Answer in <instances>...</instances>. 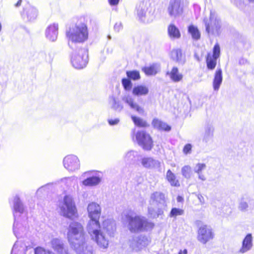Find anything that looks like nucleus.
Segmentation results:
<instances>
[{
	"label": "nucleus",
	"mask_w": 254,
	"mask_h": 254,
	"mask_svg": "<svg viewBox=\"0 0 254 254\" xmlns=\"http://www.w3.org/2000/svg\"><path fill=\"white\" fill-rule=\"evenodd\" d=\"M87 25L84 22H78L70 27L65 33L69 41L75 43H82L88 39Z\"/></svg>",
	"instance_id": "f257e3e1"
},
{
	"label": "nucleus",
	"mask_w": 254,
	"mask_h": 254,
	"mask_svg": "<svg viewBox=\"0 0 254 254\" xmlns=\"http://www.w3.org/2000/svg\"><path fill=\"white\" fill-rule=\"evenodd\" d=\"M132 138H135L137 144L146 151L151 150L154 146V142L151 135L143 130H138L133 132Z\"/></svg>",
	"instance_id": "f03ea898"
},
{
	"label": "nucleus",
	"mask_w": 254,
	"mask_h": 254,
	"mask_svg": "<svg viewBox=\"0 0 254 254\" xmlns=\"http://www.w3.org/2000/svg\"><path fill=\"white\" fill-rule=\"evenodd\" d=\"M64 205L61 210L64 217L70 219L78 217L77 209L71 197L65 195L64 198Z\"/></svg>",
	"instance_id": "7ed1b4c3"
},
{
	"label": "nucleus",
	"mask_w": 254,
	"mask_h": 254,
	"mask_svg": "<svg viewBox=\"0 0 254 254\" xmlns=\"http://www.w3.org/2000/svg\"><path fill=\"white\" fill-rule=\"evenodd\" d=\"M87 52L83 48L74 51L71 55V62L76 68H83L87 63Z\"/></svg>",
	"instance_id": "20e7f679"
},
{
	"label": "nucleus",
	"mask_w": 254,
	"mask_h": 254,
	"mask_svg": "<svg viewBox=\"0 0 254 254\" xmlns=\"http://www.w3.org/2000/svg\"><path fill=\"white\" fill-rule=\"evenodd\" d=\"M128 223V229L132 233H138L145 231L149 225L152 224L139 216L129 217Z\"/></svg>",
	"instance_id": "39448f33"
},
{
	"label": "nucleus",
	"mask_w": 254,
	"mask_h": 254,
	"mask_svg": "<svg viewBox=\"0 0 254 254\" xmlns=\"http://www.w3.org/2000/svg\"><path fill=\"white\" fill-rule=\"evenodd\" d=\"M84 235L83 227L80 223L73 222L69 225L67 232L69 241L72 242L74 240H83Z\"/></svg>",
	"instance_id": "423d86ee"
},
{
	"label": "nucleus",
	"mask_w": 254,
	"mask_h": 254,
	"mask_svg": "<svg viewBox=\"0 0 254 254\" xmlns=\"http://www.w3.org/2000/svg\"><path fill=\"white\" fill-rule=\"evenodd\" d=\"M87 211L89 217L93 223H90V229L92 230L93 228L91 227L92 224H95L97 228L100 227L99 223V218L101 215V209L100 206L94 202H91L88 204Z\"/></svg>",
	"instance_id": "0eeeda50"
},
{
	"label": "nucleus",
	"mask_w": 254,
	"mask_h": 254,
	"mask_svg": "<svg viewBox=\"0 0 254 254\" xmlns=\"http://www.w3.org/2000/svg\"><path fill=\"white\" fill-rule=\"evenodd\" d=\"M220 56V47L218 43H216L212 49V53H208L206 56V64L209 70L215 69L217 65V60Z\"/></svg>",
	"instance_id": "6e6552de"
},
{
	"label": "nucleus",
	"mask_w": 254,
	"mask_h": 254,
	"mask_svg": "<svg viewBox=\"0 0 254 254\" xmlns=\"http://www.w3.org/2000/svg\"><path fill=\"white\" fill-rule=\"evenodd\" d=\"M214 234L212 228L204 225L200 227L197 232V240L203 244H205L213 239Z\"/></svg>",
	"instance_id": "1a4fd4ad"
},
{
	"label": "nucleus",
	"mask_w": 254,
	"mask_h": 254,
	"mask_svg": "<svg viewBox=\"0 0 254 254\" xmlns=\"http://www.w3.org/2000/svg\"><path fill=\"white\" fill-rule=\"evenodd\" d=\"M169 15L173 17L181 16L184 11L183 7L181 5V0H172L168 7Z\"/></svg>",
	"instance_id": "9d476101"
},
{
	"label": "nucleus",
	"mask_w": 254,
	"mask_h": 254,
	"mask_svg": "<svg viewBox=\"0 0 254 254\" xmlns=\"http://www.w3.org/2000/svg\"><path fill=\"white\" fill-rule=\"evenodd\" d=\"M64 164L67 170L73 171L79 167V161L75 156L68 155L64 157Z\"/></svg>",
	"instance_id": "9b49d317"
},
{
	"label": "nucleus",
	"mask_w": 254,
	"mask_h": 254,
	"mask_svg": "<svg viewBox=\"0 0 254 254\" xmlns=\"http://www.w3.org/2000/svg\"><path fill=\"white\" fill-rule=\"evenodd\" d=\"M167 33L171 39H179L181 37L179 28L173 23L169 24L167 27Z\"/></svg>",
	"instance_id": "f8f14e48"
},
{
	"label": "nucleus",
	"mask_w": 254,
	"mask_h": 254,
	"mask_svg": "<svg viewBox=\"0 0 254 254\" xmlns=\"http://www.w3.org/2000/svg\"><path fill=\"white\" fill-rule=\"evenodd\" d=\"M92 232L94 234V239L97 244L101 248H107L108 245V241L103 233L98 230H93Z\"/></svg>",
	"instance_id": "ddd939ff"
},
{
	"label": "nucleus",
	"mask_w": 254,
	"mask_h": 254,
	"mask_svg": "<svg viewBox=\"0 0 254 254\" xmlns=\"http://www.w3.org/2000/svg\"><path fill=\"white\" fill-rule=\"evenodd\" d=\"M222 70L220 68L216 69L213 79V87L214 90H218L222 82Z\"/></svg>",
	"instance_id": "4468645a"
},
{
	"label": "nucleus",
	"mask_w": 254,
	"mask_h": 254,
	"mask_svg": "<svg viewBox=\"0 0 254 254\" xmlns=\"http://www.w3.org/2000/svg\"><path fill=\"white\" fill-rule=\"evenodd\" d=\"M58 25L57 24L50 25L46 30V36L52 41H54L57 37Z\"/></svg>",
	"instance_id": "2eb2a0df"
},
{
	"label": "nucleus",
	"mask_w": 254,
	"mask_h": 254,
	"mask_svg": "<svg viewBox=\"0 0 254 254\" xmlns=\"http://www.w3.org/2000/svg\"><path fill=\"white\" fill-rule=\"evenodd\" d=\"M167 74L169 75L170 79L175 82L181 81L183 78V75L179 72L178 68L176 66L173 67L170 71L167 72Z\"/></svg>",
	"instance_id": "dca6fc26"
},
{
	"label": "nucleus",
	"mask_w": 254,
	"mask_h": 254,
	"mask_svg": "<svg viewBox=\"0 0 254 254\" xmlns=\"http://www.w3.org/2000/svg\"><path fill=\"white\" fill-rule=\"evenodd\" d=\"M252 247V236L251 234L246 235L243 241L242 246L240 250L241 253H244L249 251Z\"/></svg>",
	"instance_id": "f3484780"
},
{
	"label": "nucleus",
	"mask_w": 254,
	"mask_h": 254,
	"mask_svg": "<svg viewBox=\"0 0 254 254\" xmlns=\"http://www.w3.org/2000/svg\"><path fill=\"white\" fill-rule=\"evenodd\" d=\"M38 14V10L35 7H31L28 9L25 12L23 13L24 18L27 21L31 22L35 20Z\"/></svg>",
	"instance_id": "a211bd4d"
},
{
	"label": "nucleus",
	"mask_w": 254,
	"mask_h": 254,
	"mask_svg": "<svg viewBox=\"0 0 254 254\" xmlns=\"http://www.w3.org/2000/svg\"><path fill=\"white\" fill-rule=\"evenodd\" d=\"M166 180L172 187H179L180 186L179 180L177 178L175 174L170 169L167 171Z\"/></svg>",
	"instance_id": "6ab92c4d"
},
{
	"label": "nucleus",
	"mask_w": 254,
	"mask_h": 254,
	"mask_svg": "<svg viewBox=\"0 0 254 254\" xmlns=\"http://www.w3.org/2000/svg\"><path fill=\"white\" fill-rule=\"evenodd\" d=\"M188 33L191 38L195 41L199 40L201 38V33L197 26L190 24L188 27Z\"/></svg>",
	"instance_id": "aec40b11"
},
{
	"label": "nucleus",
	"mask_w": 254,
	"mask_h": 254,
	"mask_svg": "<svg viewBox=\"0 0 254 254\" xmlns=\"http://www.w3.org/2000/svg\"><path fill=\"white\" fill-rule=\"evenodd\" d=\"M149 90L145 85H138L134 86L132 89V94L135 96H143L148 93Z\"/></svg>",
	"instance_id": "412c9836"
},
{
	"label": "nucleus",
	"mask_w": 254,
	"mask_h": 254,
	"mask_svg": "<svg viewBox=\"0 0 254 254\" xmlns=\"http://www.w3.org/2000/svg\"><path fill=\"white\" fill-rule=\"evenodd\" d=\"M123 100L126 103H127L131 108L135 110L139 113H143L144 112L143 109L137 104L134 101V99L129 96L125 97L123 98Z\"/></svg>",
	"instance_id": "4be33fe9"
},
{
	"label": "nucleus",
	"mask_w": 254,
	"mask_h": 254,
	"mask_svg": "<svg viewBox=\"0 0 254 254\" xmlns=\"http://www.w3.org/2000/svg\"><path fill=\"white\" fill-rule=\"evenodd\" d=\"M152 123L154 127H156L161 130L168 131L171 129V127L169 125L157 119H153Z\"/></svg>",
	"instance_id": "5701e85b"
},
{
	"label": "nucleus",
	"mask_w": 254,
	"mask_h": 254,
	"mask_svg": "<svg viewBox=\"0 0 254 254\" xmlns=\"http://www.w3.org/2000/svg\"><path fill=\"white\" fill-rule=\"evenodd\" d=\"M171 59L176 62H180L183 57V51L181 49L177 48L173 49L170 54Z\"/></svg>",
	"instance_id": "b1692460"
},
{
	"label": "nucleus",
	"mask_w": 254,
	"mask_h": 254,
	"mask_svg": "<svg viewBox=\"0 0 254 254\" xmlns=\"http://www.w3.org/2000/svg\"><path fill=\"white\" fill-rule=\"evenodd\" d=\"M205 25L206 31L208 34L210 33H214V32L218 33L221 27L218 21L216 20H215L213 22V26H211L210 24L207 21H205Z\"/></svg>",
	"instance_id": "393cba45"
},
{
	"label": "nucleus",
	"mask_w": 254,
	"mask_h": 254,
	"mask_svg": "<svg viewBox=\"0 0 254 254\" xmlns=\"http://www.w3.org/2000/svg\"><path fill=\"white\" fill-rule=\"evenodd\" d=\"M52 248L58 254H68L67 251L64 248V245L57 242V241L52 242Z\"/></svg>",
	"instance_id": "a878e982"
},
{
	"label": "nucleus",
	"mask_w": 254,
	"mask_h": 254,
	"mask_svg": "<svg viewBox=\"0 0 254 254\" xmlns=\"http://www.w3.org/2000/svg\"><path fill=\"white\" fill-rule=\"evenodd\" d=\"M131 119L134 124L138 127L145 128L149 126V125L146 121L140 118L136 117L135 116H132L131 117Z\"/></svg>",
	"instance_id": "bb28decb"
},
{
	"label": "nucleus",
	"mask_w": 254,
	"mask_h": 254,
	"mask_svg": "<svg viewBox=\"0 0 254 254\" xmlns=\"http://www.w3.org/2000/svg\"><path fill=\"white\" fill-rule=\"evenodd\" d=\"M100 182V179L97 177H91L85 179L82 184L85 186H92L97 185Z\"/></svg>",
	"instance_id": "cd10ccee"
},
{
	"label": "nucleus",
	"mask_w": 254,
	"mask_h": 254,
	"mask_svg": "<svg viewBox=\"0 0 254 254\" xmlns=\"http://www.w3.org/2000/svg\"><path fill=\"white\" fill-rule=\"evenodd\" d=\"M128 79L132 80H137L140 78L139 72L137 70H129L126 72Z\"/></svg>",
	"instance_id": "c85d7f7f"
},
{
	"label": "nucleus",
	"mask_w": 254,
	"mask_h": 254,
	"mask_svg": "<svg viewBox=\"0 0 254 254\" xmlns=\"http://www.w3.org/2000/svg\"><path fill=\"white\" fill-rule=\"evenodd\" d=\"M155 161L151 157H144L141 160L142 165L145 168H150L154 165Z\"/></svg>",
	"instance_id": "c756f323"
},
{
	"label": "nucleus",
	"mask_w": 254,
	"mask_h": 254,
	"mask_svg": "<svg viewBox=\"0 0 254 254\" xmlns=\"http://www.w3.org/2000/svg\"><path fill=\"white\" fill-rule=\"evenodd\" d=\"M142 70L147 75H154L157 73L156 69L154 65L143 67Z\"/></svg>",
	"instance_id": "7c9ffc66"
},
{
	"label": "nucleus",
	"mask_w": 254,
	"mask_h": 254,
	"mask_svg": "<svg viewBox=\"0 0 254 254\" xmlns=\"http://www.w3.org/2000/svg\"><path fill=\"white\" fill-rule=\"evenodd\" d=\"M184 214V210L176 207L172 208L169 216L170 217H176L177 216L182 215Z\"/></svg>",
	"instance_id": "2f4dec72"
},
{
	"label": "nucleus",
	"mask_w": 254,
	"mask_h": 254,
	"mask_svg": "<svg viewBox=\"0 0 254 254\" xmlns=\"http://www.w3.org/2000/svg\"><path fill=\"white\" fill-rule=\"evenodd\" d=\"M152 198L156 201H164L165 196V194L162 192H155L152 194Z\"/></svg>",
	"instance_id": "473e14b6"
},
{
	"label": "nucleus",
	"mask_w": 254,
	"mask_h": 254,
	"mask_svg": "<svg viewBox=\"0 0 254 254\" xmlns=\"http://www.w3.org/2000/svg\"><path fill=\"white\" fill-rule=\"evenodd\" d=\"M122 85L126 90H129L132 87V83L129 79L124 78L122 79Z\"/></svg>",
	"instance_id": "72a5a7b5"
},
{
	"label": "nucleus",
	"mask_w": 254,
	"mask_h": 254,
	"mask_svg": "<svg viewBox=\"0 0 254 254\" xmlns=\"http://www.w3.org/2000/svg\"><path fill=\"white\" fill-rule=\"evenodd\" d=\"M191 168L189 166H185L182 168L183 176L186 178H190V177Z\"/></svg>",
	"instance_id": "f704fd0d"
},
{
	"label": "nucleus",
	"mask_w": 254,
	"mask_h": 254,
	"mask_svg": "<svg viewBox=\"0 0 254 254\" xmlns=\"http://www.w3.org/2000/svg\"><path fill=\"white\" fill-rule=\"evenodd\" d=\"M35 254H53L49 251L41 247H37L35 249Z\"/></svg>",
	"instance_id": "c9c22d12"
},
{
	"label": "nucleus",
	"mask_w": 254,
	"mask_h": 254,
	"mask_svg": "<svg viewBox=\"0 0 254 254\" xmlns=\"http://www.w3.org/2000/svg\"><path fill=\"white\" fill-rule=\"evenodd\" d=\"M196 167H197V169L195 171V172L199 174L201 171L205 168L206 165L205 164L198 163L196 165Z\"/></svg>",
	"instance_id": "e433bc0d"
},
{
	"label": "nucleus",
	"mask_w": 254,
	"mask_h": 254,
	"mask_svg": "<svg viewBox=\"0 0 254 254\" xmlns=\"http://www.w3.org/2000/svg\"><path fill=\"white\" fill-rule=\"evenodd\" d=\"M14 208L15 211L22 212L23 211V207L20 201H16L14 205Z\"/></svg>",
	"instance_id": "4c0bfd02"
},
{
	"label": "nucleus",
	"mask_w": 254,
	"mask_h": 254,
	"mask_svg": "<svg viewBox=\"0 0 254 254\" xmlns=\"http://www.w3.org/2000/svg\"><path fill=\"white\" fill-rule=\"evenodd\" d=\"M191 145L190 143L187 144L185 145L183 148V152L185 154L190 153L191 150Z\"/></svg>",
	"instance_id": "58836bf2"
},
{
	"label": "nucleus",
	"mask_w": 254,
	"mask_h": 254,
	"mask_svg": "<svg viewBox=\"0 0 254 254\" xmlns=\"http://www.w3.org/2000/svg\"><path fill=\"white\" fill-rule=\"evenodd\" d=\"M248 207V204L246 202H241L239 204V208L241 210H245Z\"/></svg>",
	"instance_id": "ea45409f"
},
{
	"label": "nucleus",
	"mask_w": 254,
	"mask_h": 254,
	"mask_svg": "<svg viewBox=\"0 0 254 254\" xmlns=\"http://www.w3.org/2000/svg\"><path fill=\"white\" fill-rule=\"evenodd\" d=\"M120 0H108V2L111 5H116L119 3Z\"/></svg>",
	"instance_id": "a19ab883"
},
{
	"label": "nucleus",
	"mask_w": 254,
	"mask_h": 254,
	"mask_svg": "<svg viewBox=\"0 0 254 254\" xmlns=\"http://www.w3.org/2000/svg\"><path fill=\"white\" fill-rule=\"evenodd\" d=\"M119 120L115 119V120H110L108 121V123L110 125H115L118 123Z\"/></svg>",
	"instance_id": "79ce46f5"
},
{
	"label": "nucleus",
	"mask_w": 254,
	"mask_h": 254,
	"mask_svg": "<svg viewBox=\"0 0 254 254\" xmlns=\"http://www.w3.org/2000/svg\"><path fill=\"white\" fill-rule=\"evenodd\" d=\"M197 197L201 203H203L204 202V199L202 195L199 194Z\"/></svg>",
	"instance_id": "37998d69"
},
{
	"label": "nucleus",
	"mask_w": 254,
	"mask_h": 254,
	"mask_svg": "<svg viewBox=\"0 0 254 254\" xmlns=\"http://www.w3.org/2000/svg\"><path fill=\"white\" fill-rule=\"evenodd\" d=\"M177 200L178 202H182L184 201V197L182 196L178 195L177 197Z\"/></svg>",
	"instance_id": "c03bdc74"
},
{
	"label": "nucleus",
	"mask_w": 254,
	"mask_h": 254,
	"mask_svg": "<svg viewBox=\"0 0 254 254\" xmlns=\"http://www.w3.org/2000/svg\"><path fill=\"white\" fill-rule=\"evenodd\" d=\"M188 251L186 249H184L183 251H180L178 254H187Z\"/></svg>",
	"instance_id": "a18cd8bd"
},
{
	"label": "nucleus",
	"mask_w": 254,
	"mask_h": 254,
	"mask_svg": "<svg viewBox=\"0 0 254 254\" xmlns=\"http://www.w3.org/2000/svg\"><path fill=\"white\" fill-rule=\"evenodd\" d=\"M22 2V0H18V1L15 3V5L16 6H19L21 5Z\"/></svg>",
	"instance_id": "49530a36"
},
{
	"label": "nucleus",
	"mask_w": 254,
	"mask_h": 254,
	"mask_svg": "<svg viewBox=\"0 0 254 254\" xmlns=\"http://www.w3.org/2000/svg\"><path fill=\"white\" fill-rule=\"evenodd\" d=\"M199 177V178H200L202 180H203L204 179V178H201L200 176Z\"/></svg>",
	"instance_id": "de8ad7c7"
},
{
	"label": "nucleus",
	"mask_w": 254,
	"mask_h": 254,
	"mask_svg": "<svg viewBox=\"0 0 254 254\" xmlns=\"http://www.w3.org/2000/svg\"><path fill=\"white\" fill-rule=\"evenodd\" d=\"M250 1H254V0H249Z\"/></svg>",
	"instance_id": "09e8293b"
}]
</instances>
